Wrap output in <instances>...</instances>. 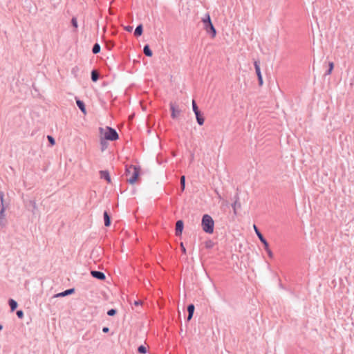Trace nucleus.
Instances as JSON below:
<instances>
[{"label": "nucleus", "mask_w": 354, "mask_h": 354, "mask_svg": "<svg viewBox=\"0 0 354 354\" xmlns=\"http://www.w3.org/2000/svg\"><path fill=\"white\" fill-rule=\"evenodd\" d=\"M140 174V168L136 165H126L124 174L127 177V181L133 185L134 184Z\"/></svg>", "instance_id": "1"}, {"label": "nucleus", "mask_w": 354, "mask_h": 354, "mask_svg": "<svg viewBox=\"0 0 354 354\" xmlns=\"http://www.w3.org/2000/svg\"><path fill=\"white\" fill-rule=\"evenodd\" d=\"M201 225L203 230L207 233L212 234L214 232V222L213 218L208 214H204L202 217Z\"/></svg>", "instance_id": "2"}, {"label": "nucleus", "mask_w": 354, "mask_h": 354, "mask_svg": "<svg viewBox=\"0 0 354 354\" xmlns=\"http://www.w3.org/2000/svg\"><path fill=\"white\" fill-rule=\"evenodd\" d=\"M103 138L107 140L115 141L119 139V135L115 129L106 127Z\"/></svg>", "instance_id": "3"}, {"label": "nucleus", "mask_w": 354, "mask_h": 354, "mask_svg": "<svg viewBox=\"0 0 354 354\" xmlns=\"http://www.w3.org/2000/svg\"><path fill=\"white\" fill-rule=\"evenodd\" d=\"M169 108L171 111V117L173 119L177 118L181 113L178 105L176 102H170Z\"/></svg>", "instance_id": "4"}, {"label": "nucleus", "mask_w": 354, "mask_h": 354, "mask_svg": "<svg viewBox=\"0 0 354 354\" xmlns=\"http://www.w3.org/2000/svg\"><path fill=\"white\" fill-rule=\"evenodd\" d=\"M255 71L258 77L259 85L262 86L263 84V77L260 69V64L259 61H255L254 63Z\"/></svg>", "instance_id": "5"}, {"label": "nucleus", "mask_w": 354, "mask_h": 354, "mask_svg": "<svg viewBox=\"0 0 354 354\" xmlns=\"http://www.w3.org/2000/svg\"><path fill=\"white\" fill-rule=\"evenodd\" d=\"M234 199V201L232 204V207L234 214L236 215L239 213L238 211L239 209H241V203L239 201V198L238 197L237 194H235Z\"/></svg>", "instance_id": "6"}, {"label": "nucleus", "mask_w": 354, "mask_h": 354, "mask_svg": "<svg viewBox=\"0 0 354 354\" xmlns=\"http://www.w3.org/2000/svg\"><path fill=\"white\" fill-rule=\"evenodd\" d=\"M204 29L205 30L206 32L209 34L212 38L214 37L216 35V30L214 26V25L212 24H209L208 25L204 26Z\"/></svg>", "instance_id": "7"}, {"label": "nucleus", "mask_w": 354, "mask_h": 354, "mask_svg": "<svg viewBox=\"0 0 354 354\" xmlns=\"http://www.w3.org/2000/svg\"><path fill=\"white\" fill-rule=\"evenodd\" d=\"M184 228V223L182 220H178L176 223L175 234L176 236L182 234Z\"/></svg>", "instance_id": "8"}, {"label": "nucleus", "mask_w": 354, "mask_h": 354, "mask_svg": "<svg viewBox=\"0 0 354 354\" xmlns=\"http://www.w3.org/2000/svg\"><path fill=\"white\" fill-rule=\"evenodd\" d=\"M91 274L93 278L103 281L106 279V275L104 272L98 270H92Z\"/></svg>", "instance_id": "9"}, {"label": "nucleus", "mask_w": 354, "mask_h": 354, "mask_svg": "<svg viewBox=\"0 0 354 354\" xmlns=\"http://www.w3.org/2000/svg\"><path fill=\"white\" fill-rule=\"evenodd\" d=\"M6 207H1L0 209V226L5 227L7 221L5 215Z\"/></svg>", "instance_id": "10"}, {"label": "nucleus", "mask_w": 354, "mask_h": 354, "mask_svg": "<svg viewBox=\"0 0 354 354\" xmlns=\"http://www.w3.org/2000/svg\"><path fill=\"white\" fill-rule=\"evenodd\" d=\"M100 176L102 179H104L108 183H111L110 174L107 170L100 171Z\"/></svg>", "instance_id": "11"}, {"label": "nucleus", "mask_w": 354, "mask_h": 354, "mask_svg": "<svg viewBox=\"0 0 354 354\" xmlns=\"http://www.w3.org/2000/svg\"><path fill=\"white\" fill-rule=\"evenodd\" d=\"M75 292V288H69L63 292L55 295L54 297H63Z\"/></svg>", "instance_id": "12"}, {"label": "nucleus", "mask_w": 354, "mask_h": 354, "mask_svg": "<svg viewBox=\"0 0 354 354\" xmlns=\"http://www.w3.org/2000/svg\"><path fill=\"white\" fill-rule=\"evenodd\" d=\"M76 104L80 111L85 115L86 113V106L84 102L77 97H75Z\"/></svg>", "instance_id": "13"}, {"label": "nucleus", "mask_w": 354, "mask_h": 354, "mask_svg": "<svg viewBox=\"0 0 354 354\" xmlns=\"http://www.w3.org/2000/svg\"><path fill=\"white\" fill-rule=\"evenodd\" d=\"M195 115H196V122L197 123L201 126L204 124V122H205V118L203 116V113L200 111L197 113H194Z\"/></svg>", "instance_id": "14"}, {"label": "nucleus", "mask_w": 354, "mask_h": 354, "mask_svg": "<svg viewBox=\"0 0 354 354\" xmlns=\"http://www.w3.org/2000/svg\"><path fill=\"white\" fill-rule=\"evenodd\" d=\"M103 216H104V225L106 227H109L111 224V219L110 214L108 213L107 211H104V214H103Z\"/></svg>", "instance_id": "15"}, {"label": "nucleus", "mask_w": 354, "mask_h": 354, "mask_svg": "<svg viewBox=\"0 0 354 354\" xmlns=\"http://www.w3.org/2000/svg\"><path fill=\"white\" fill-rule=\"evenodd\" d=\"M254 228L255 230V232L257 233V235L258 236V237L259 238L260 241L263 243V244L264 245V247L265 248H268V243L267 242V241L264 239V237L263 236V235L261 234V233L258 230V229L257 228L256 225H254Z\"/></svg>", "instance_id": "16"}, {"label": "nucleus", "mask_w": 354, "mask_h": 354, "mask_svg": "<svg viewBox=\"0 0 354 354\" xmlns=\"http://www.w3.org/2000/svg\"><path fill=\"white\" fill-rule=\"evenodd\" d=\"M143 32V26L142 24H139L136 26L135 30H134V35L136 37H138L142 35Z\"/></svg>", "instance_id": "17"}, {"label": "nucleus", "mask_w": 354, "mask_h": 354, "mask_svg": "<svg viewBox=\"0 0 354 354\" xmlns=\"http://www.w3.org/2000/svg\"><path fill=\"white\" fill-rule=\"evenodd\" d=\"M143 53L147 57H151L153 55V52L150 48L149 44H145L143 47Z\"/></svg>", "instance_id": "18"}, {"label": "nucleus", "mask_w": 354, "mask_h": 354, "mask_svg": "<svg viewBox=\"0 0 354 354\" xmlns=\"http://www.w3.org/2000/svg\"><path fill=\"white\" fill-rule=\"evenodd\" d=\"M8 304L10 308V310L12 312L15 310L18 306L17 302L15 300H14L13 299H9Z\"/></svg>", "instance_id": "19"}, {"label": "nucleus", "mask_w": 354, "mask_h": 354, "mask_svg": "<svg viewBox=\"0 0 354 354\" xmlns=\"http://www.w3.org/2000/svg\"><path fill=\"white\" fill-rule=\"evenodd\" d=\"M91 80L94 82H97L100 78V75L98 72L95 70H93L91 73Z\"/></svg>", "instance_id": "20"}, {"label": "nucleus", "mask_w": 354, "mask_h": 354, "mask_svg": "<svg viewBox=\"0 0 354 354\" xmlns=\"http://www.w3.org/2000/svg\"><path fill=\"white\" fill-rule=\"evenodd\" d=\"M202 22L203 23L204 26L212 24V20L209 13L205 14V17L202 19Z\"/></svg>", "instance_id": "21"}, {"label": "nucleus", "mask_w": 354, "mask_h": 354, "mask_svg": "<svg viewBox=\"0 0 354 354\" xmlns=\"http://www.w3.org/2000/svg\"><path fill=\"white\" fill-rule=\"evenodd\" d=\"M100 145H101V150L102 151H104L108 147L107 140H106L105 138L102 137L100 138Z\"/></svg>", "instance_id": "22"}, {"label": "nucleus", "mask_w": 354, "mask_h": 354, "mask_svg": "<svg viewBox=\"0 0 354 354\" xmlns=\"http://www.w3.org/2000/svg\"><path fill=\"white\" fill-rule=\"evenodd\" d=\"M100 45L98 43H95L92 48V53L93 54H97L100 52Z\"/></svg>", "instance_id": "23"}, {"label": "nucleus", "mask_w": 354, "mask_h": 354, "mask_svg": "<svg viewBox=\"0 0 354 354\" xmlns=\"http://www.w3.org/2000/svg\"><path fill=\"white\" fill-rule=\"evenodd\" d=\"M115 44L113 41H111V40H106L105 41V46H106V48L108 49V50H111L113 46H114Z\"/></svg>", "instance_id": "24"}, {"label": "nucleus", "mask_w": 354, "mask_h": 354, "mask_svg": "<svg viewBox=\"0 0 354 354\" xmlns=\"http://www.w3.org/2000/svg\"><path fill=\"white\" fill-rule=\"evenodd\" d=\"M181 191L183 192L185 188V176H181L180 179Z\"/></svg>", "instance_id": "25"}, {"label": "nucleus", "mask_w": 354, "mask_h": 354, "mask_svg": "<svg viewBox=\"0 0 354 354\" xmlns=\"http://www.w3.org/2000/svg\"><path fill=\"white\" fill-rule=\"evenodd\" d=\"M138 352L141 354L147 353V348L144 345H140L138 348Z\"/></svg>", "instance_id": "26"}, {"label": "nucleus", "mask_w": 354, "mask_h": 354, "mask_svg": "<svg viewBox=\"0 0 354 354\" xmlns=\"http://www.w3.org/2000/svg\"><path fill=\"white\" fill-rule=\"evenodd\" d=\"M192 109L194 113L200 111L198 106L194 100H192Z\"/></svg>", "instance_id": "27"}, {"label": "nucleus", "mask_w": 354, "mask_h": 354, "mask_svg": "<svg viewBox=\"0 0 354 354\" xmlns=\"http://www.w3.org/2000/svg\"><path fill=\"white\" fill-rule=\"evenodd\" d=\"M187 309L188 313H191V314H194V310H195V306L193 304H190L187 306Z\"/></svg>", "instance_id": "28"}, {"label": "nucleus", "mask_w": 354, "mask_h": 354, "mask_svg": "<svg viewBox=\"0 0 354 354\" xmlns=\"http://www.w3.org/2000/svg\"><path fill=\"white\" fill-rule=\"evenodd\" d=\"M71 25L77 28L78 27V24H77V18L73 17L72 19H71Z\"/></svg>", "instance_id": "29"}, {"label": "nucleus", "mask_w": 354, "mask_h": 354, "mask_svg": "<svg viewBox=\"0 0 354 354\" xmlns=\"http://www.w3.org/2000/svg\"><path fill=\"white\" fill-rule=\"evenodd\" d=\"M116 313H117V310H116V309H115V308L109 309V310L107 311V315H108L109 316H114Z\"/></svg>", "instance_id": "30"}, {"label": "nucleus", "mask_w": 354, "mask_h": 354, "mask_svg": "<svg viewBox=\"0 0 354 354\" xmlns=\"http://www.w3.org/2000/svg\"><path fill=\"white\" fill-rule=\"evenodd\" d=\"M47 139L50 144V145H54L55 144V138L52 136H47Z\"/></svg>", "instance_id": "31"}, {"label": "nucleus", "mask_w": 354, "mask_h": 354, "mask_svg": "<svg viewBox=\"0 0 354 354\" xmlns=\"http://www.w3.org/2000/svg\"><path fill=\"white\" fill-rule=\"evenodd\" d=\"M329 68H328V70L326 72V75H330L331 73H332V71L333 69V67H334V64L333 62H330L329 63Z\"/></svg>", "instance_id": "32"}, {"label": "nucleus", "mask_w": 354, "mask_h": 354, "mask_svg": "<svg viewBox=\"0 0 354 354\" xmlns=\"http://www.w3.org/2000/svg\"><path fill=\"white\" fill-rule=\"evenodd\" d=\"M16 315L18 317V318L19 319H22L24 317V312L23 310H18L17 312H16Z\"/></svg>", "instance_id": "33"}, {"label": "nucleus", "mask_w": 354, "mask_h": 354, "mask_svg": "<svg viewBox=\"0 0 354 354\" xmlns=\"http://www.w3.org/2000/svg\"><path fill=\"white\" fill-rule=\"evenodd\" d=\"M265 250H266L268 256L270 257V258H272L273 257V253L272 252V251L269 249V245H268V248H265Z\"/></svg>", "instance_id": "34"}, {"label": "nucleus", "mask_w": 354, "mask_h": 354, "mask_svg": "<svg viewBox=\"0 0 354 354\" xmlns=\"http://www.w3.org/2000/svg\"><path fill=\"white\" fill-rule=\"evenodd\" d=\"M133 304L134 306H138L142 304V301L141 300H135Z\"/></svg>", "instance_id": "35"}, {"label": "nucleus", "mask_w": 354, "mask_h": 354, "mask_svg": "<svg viewBox=\"0 0 354 354\" xmlns=\"http://www.w3.org/2000/svg\"><path fill=\"white\" fill-rule=\"evenodd\" d=\"M124 30L127 32H131L133 30V27L132 26H125L124 27Z\"/></svg>", "instance_id": "36"}, {"label": "nucleus", "mask_w": 354, "mask_h": 354, "mask_svg": "<svg viewBox=\"0 0 354 354\" xmlns=\"http://www.w3.org/2000/svg\"><path fill=\"white\" fill-rule=\"evenodd\" d=\"M193 315L194 314H191V313H188V315H187V322H189L192 319Z\"/></svg>", "instance_id": "37"}, {"label": "nucleus", "mask_w": 354, "mask_h": 354, "mask_svg": "<svg viewBox=\"0 0 354 354\" xmlns=\"http://www.w3.org/2000/svg\"><path fill=\"white\" fill-rule=\"evenodd\" d=\"M1 207H5V206H4V200H3V198H0V208H1Z\"/></svg>", "instance_id": "38"}, {"label": "nucleus", "mask_w": 354, "mask_h": 354, "mask_svg": "<svg viewBox=\"0 0 354 354\" xmlns=\"http://www.w3.org/2000/svg\"><path fill=\"white\" fill-rule=\"evenodd\" d=\"M180 246H181V250H182L183 253L186 254V249H185V248L184 247V245H183V243H181Z\"/></svg>", "instance_id": "39"}, {"label": "nucleus", "mask_w": 354, "mask_h": 354, "mask_svg": "<svg viewBox=\"0 0 354 354\" xmlns=\"http://www.w3.org/2000/svg\"><path fill=\"white\" fill-rule=\"evenodd\" d=\"M109 331V328L108 327H103L102 332L103 333H108Z\"/></svg>", "instance_id": "40"}, {"label": "nucleus", "mask_w": 354, "mask_h": 354, "mask_svg": "<svg viewBox=\"0 0 354 354\" xmlns=\"http://www.w3.org/2000/svg\"><path fill=\"white\" fill-rule=\"evenodd\" d=\"M103 131H104V129L102 127L99 128V131L100 133H102Z\"/></svg>", "instance_id": "41"}, {"label": "nucleus", "mask_w": 354, "mask_h": 354, "mask_svg": "<svg viewBox=\"0 0 354 354\" xmlns=\"http://www.w3.org/2000/svg\"><path fill=\"white\" fill-rule=\"evenodd\" d=\"M3 196H4L3 192H0V198H3Z\"/></svg>", "instance_id": "42"}, {"label": "nucleus", "mask_w": 354, "mask_h": 354, "mask_svg": "<svg viewBox=\"0 0 354 354\" xmlns=\"http://www.w3.org/2000/svg\"><path fill=\"white\" fill-rule=\"evenodd\" d=\"M3 196H4L3 192H0V198H3Z\"/></svg>", "instance_id": "43"}, {"label": "nucleus", "mask_w": 354, "mask_h": 354, "mask_svg": "<svg viewBox=\"0 0 354 354\" xmlns=\"http://www.w3.org/2000/svg\"><path fill=\"white\" fill-rule=\"evenodd\" d=\"M33 207L35 208L36 207V203L35 202H33Z\"/></svg>", "instance_id": "44"}, {"label": "nucleus", "mask_w": 354, "mask_h": 354, "mask_svg": "<svg viewBox=\"0 0 354 354\" xmlns=\"http://www.w3.org/2000/svg\"><path fill=\"white\" fill-rule=\"evenodd\" d=\"M3 328V326L1 324H0V330H2Z\"/></svg>", "instance_id": "45"}, {"label": "nucleus", "mask_w": 354, "mask_h": 354, "mask_svg": "<svg viewBox=\"0 0 354 354\" xmlns=\"http://www.w3.org/2000/svg\"><path fill=\"white\" fill-rule=\"evenodd\" d=\"M194 158V153L192 154V160Z\"/></svg>", "instance_id": "46"}]
</instances>
